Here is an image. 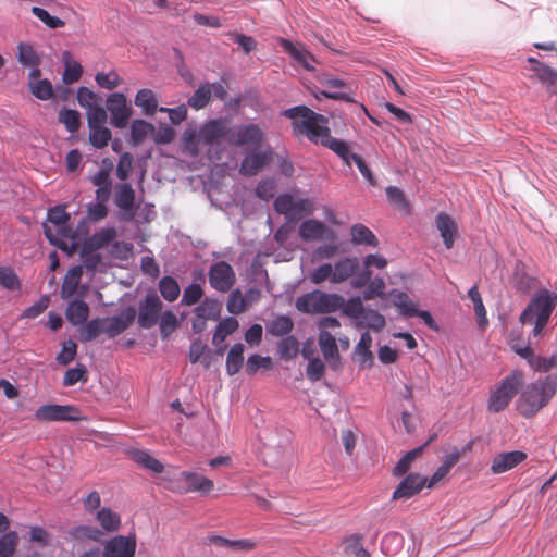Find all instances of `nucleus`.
I'll use <instances>...</instances> for the list:
<instances>
[{
  "instance_id": "8",
  "label": "nucleus",
  "mask_w": 557,
  "mask_h": 557,
  "mask_svg": "<svg viewBox=\"0 0 557 557\" xmlns=\"http://www.w3.org/2000/svg\"><path fill=\"white\" fill-rule=\"evenodd\" d=\"M106 107L110 113V124L115 128H125L133 114L132 106L122 92H112L107 97Z\"/></svg>"
},
{
  "instance_id": "11",
  "label": "nucleus",
  "mask_w": 557,
  "mask_h": 557,
  "mask_svg": "<svg viewBox=\"0 0 557 557\" xmlns=\"http://www.w3.org/2000/svg\"><path fill=\"white\" fill-rule=\"evenodd\" d=\"M208 280L213 289L226 293L234 286L236 274L231 264L225 261H216L209 268Z\"/></svg>"
},
{
  "instance_id": "37",
  "label": "nucleus",
  "mask_w": 557,
  "mask_h": 557,
  "mask_svg": "<svg viewBox=\"0 0 557 557\" xmlns=\"http://www.w3.org/2000/svg\"><path fill=\"white\" fill-rule=\"evenodd\" d=\"M351 242L356 245L377 246V239L373 232L363 224L351 226Z\"/></svg>"
},
{
  "instance_id": "49",
  "label": "nucleus",
  "mask_w": 557,
  "mask_h": 557,
  "mask_svg": "<svg viewBox=\"0 0 557 557\" xmlns=\"http://www.w3.org/2000/svg\"><path fill=\"white\" fill-rule=\"evenodd\" d=\"M158 322L162 338L169 337L178 326L177 317L171 310L161 312Z\"/></svg>"
},
{
  "instance_id": "3",
  "label": "nucleus",
  "mask_w": 557,
  "mask_h": 557,
  "mask_svg": "<svg viewBox=\"0 0 557 557\" xmlns=\"http://www.w3.org/2000/svg\"><path fill=\"white\" fill-rule=\"evenodd\" d=\"M557 306V294L547 289L536 293L519 317L522 324L534 321L533 335L539 336L546 326L554 309Z\"/></svg>"
},
{
  "instance_id": "39",
  "label": "nucleus",
  "mask_w": 557,
  "mask_h": 557,
  "mask_svg": "<svg viewBox=\"0 0 557 557\" xmlns=\"http://www.w3.org/2000/svg\"><path fill=\"white\" fill-rule=\"evenodd\" d=\"M428 443L407 451L396 463L393 474L396 476L404 475L411 467L414 459L422 455Z\"/></svg>"
},
{
  "instance_id": "21",
  "label": "nucleus",
  "mask_w": 557,
  "mask_h": 557,
  "mask_svg": "<svg viewBox=\"0 0 557 557\" xmlns=\"http://www.w3.org/2000/svg\"><path fill=\"white\" fill-rule=\"evenodd\" d=\"M269 154L260 148L250 149L240 163V173L247 176L256 175L268 162Z\"/></svg>"
},
{
  "instance_id": "61",
  "label": "nucleus",
  "mask_w": 557,
  "mask_h": 557,
  "mask_svg": "<svg viewBox=\"0 0 557 557\" xmlns=\"http://www.w3.org/2000/svg\"><path fill=\"white\" fill-rule=\"evenodd\" d=\"M32 13L38 17L42 23H45L48 27L50 28H60L64 25V22L57 17V16H52L50 15L45 9L42 8H39V7H33L32 8Z\"/></svg>"
},
{
  "instance_id": "46",
  "label": "nucleus",
  "mask_w": 557,
  "mask_h": 557,
  "mask_svg": "<svg viewBox=\"0 0 557 557\" xmlns=\"http://www.w3.org/2000/svg\"><path fill=\"white\" fill-rule=\"evenodd\" d=\"M30 94L39 100H49L53 97V86L48 78L28 84Z\"/></svg>"
},
{
  "instance_id": "43",
  "label": "nucleus",
  "mask_w": 557,
  "mask_h": 557,
  "mask_svg": "<svg viewBox=\"0 0 557 557\" xmlns=\"http://www.w3.org/2000/svg\"><path fill=\"white\" fill-rule=\"evenodd\" d=\"M97 520L100 525L108 532L116 531L121 524L120 516L110 508H101L97 512Z\"/></svg>"
},
{
  "instance_id": "47",
  "label": "nucleus",
  "mask_w": 557,
  "mask_h": 557,
  "mask_svg": "<svg viewBox=\"0 0 557 557\" xmlns=\"http://www.w3.org/2000/svg\"><path fill=\"white\" fill-rule=\"evenodd\" d=\"M372 345V336L369 332H363L360 336L358 344L355 347L356 355L359 356L360 363L364 364L372 361L373 355L370 350Z\"/></svg>"
},
{
  "instance_id": "42",
  "label": "nucleus",
  "mask_w": 557,
  "mask_h": 557,
  "mask_svg": "<svg viewBox=\"0 0 557 557\" xmlns=\"http://www.w3.org/2000/svg\"><path fill=\"white\" fill-rule=\"evenodd\" d=\"M294 323L289 317L280 315L267 324V331L273 336L287 335L293 330Z\"/></svg>"
},
{
  "instance_id": "20",
  "label": "nucleus",
  "mask_w": 557,
  "mask_h": 557,
  "mask_svg": "<svg viewBox=\"0 0 557 557\" xmlns=\"http://www.w3.org/2000/svg\"><path fill=\"white\" fill-rule=\"evenodd\" d=\"M178 480L186 483L185 492H200L202 494H209L213 487V481L191 471H181Z\"/></svg>"
},
{
  "instance_id": "18",
  "label": "nucleus",
  "mask_w": 557,
  "mask_h": 557,
  "mask_svg": "<svg viewBox=\"0 0 557 557\" xmlns=\"http://www.w3.org/2000/svg\"><path fill=\"white\" fill-rule=\"evenodd\" d=\"M528 62L533 64L531 70L536 75L539 81L545 86L549 95L557 94V72L555 69L545 63L539 62L535 58H528Z\"/></svg>"
},
{
  "instance_id": "62",
  "label": "nucleus",
  "mask_w": 557,
  "mask_h": 557,
  "mask_svg": "<svg viewBox=\"0 0 557 557\" xmlns=\"http://www.w3.org/2000/svg\"><path fill=\"white\" fill-rule=\"evenodd\" d=\"M101 333H106L104 329V320L102 319H94L89 321L84 330L83 339L91 341L99 336Z\"/></svg>"
},
{
  "instance_id": "58",
  "label": "nucleus",
  "mask_w": 557,
  "mask_h": 557,
  "mask_svg": "<svg viewBox=\"0 0 557 557\" xmlns=\"http://www.w3.org/2000/svg\"><path fill=\"white\" fill-rule=\"evenodd\" d=\"M202 295L203 290L201 286L197 283H191L184 289L181 304L193 306L201 299Z\"/></svg>"
},
{
  "instance_id": "22",
  "label": "nucleus",
  "mask_w": 557,
  "mask_h": 557,
  "mask_svg": "<svg viewBox=\"0 0 557 557\" xmlns=\"http://www.w3.org/2000/svg\"><path fill=\"white\" fill-rule=\"evenodd\" d=\"M115 237L116 231L114 227L101 228L85 239L82 251L96 252L108 246Z\"/></svg>"
},
{
  "instance_id": "31",
  "label": "nucleus",
  "mask_w": 557,
  "mask_h": 557,
  "mask_svg": "<svg viewBox=\"0 0 557 557\" xmlns=\"http://www.w3.org/2000/svg\"><path fill=\"white\" fill-rule=\"evenodd\" d=\"M131 458L134 462H136L144 469L151 471L152 473L159 474L162 473L164 470L163 465L158 459L152 457L147 450H132Z\"/></svg>"
},
{
  "instance_id": "25",
  "label": "nucleus",
  "mask_w": 557,
  "mask_h": 557,
  "mask_svg": "<svg viewBox=\"0 0 557 557\" xmlns=\"http://www.w3.org/2000/svg\"><path fill=\"white\" fill-rule=\"evenodd\" d=\"M114 203L125 212L132 213L135 206V191L129 183H120L115 186Z\"/></svg>"
},
{
  "instance_id": "19",
  "label": "nucleus",
  "mask_w": 557,
  "mask_h": 557,
  "mask_svg": "<svg viewBox=\"0 0 557 557\" xmlns=\"http://www.w3.org/2000/svg\"><path fill=\"white\" fill-rule=\"evenodd\" d=\"M299 235L307 242L334 237L333 231L315 219L305 220L299 226Z\"/></svg>"
},
{
  "instance_id": "32",
  "label": "nucleus",
  "mask_w": 557,
  "mask_h": 557,
  "mask_svg": "<svg viewBox=\"0 0 557 557\" xmlns=\"http://www.w3.org/2000/svg\"><path fill=\"white\" fill-rule=\"evenodd\" d=\"M245 346L242 343L234 344L226 356V373L235 375L239 372L244 363Z\"/></svg>"
},
{
  "instance_id": "52",
  "label": "nucleus",
  "mask_w": 557,
  "mask_h": 557,
  "mask_svg": "<svg viewBox=\"0 0 557 557\" xmlns=\"http://www.w3.org/2000/svg\"><path fill=\"white\" fill-rule=\"evenodd\" d=\"M385 281L383 277L376 276L374 278H371L369 284L367 285V288L362 293V298L364 300H372L376 297L384 296L385 290Z\"/></svg>"
},
{
  "instance_id": "40",
  "label": "nucleus",
  "mask_w": 557,
  "mask_h": 557,
  "mask_svg": "<svg viewBox=\"0 0 557 557\" xmlns=\"http://www.w3.org/2000/svg\"><path fill=\"white\" fill-rule=\"evenodd\" d=\"M404 546V536L398 532H388L381 542V549L387 556L397 555Z\"/></svg>"
},
{
  "instance_id": "29",
  "label": "nucleus",
  "mask_w": 557,
  "mask_h": 557,
  "mask_svg": "<svg viewBox=\"0 0 557 557\" xmlns=\"http://www.w3.org/2000/svg\"><path fill=\"white\" fill-rule=\"evenodd\" d=\"M134 103L140 108L143 113L147 116H153L158 109V99L156 94L148 88L137 91Z\"/></svg>"
},
{
  "instance_id": "15",
  "label": "nucleus",
  "mask_w": 557,
  "mask_h": 557,
  "mask_svg": "<svg viewBox=\"0 0 557 557\" xmlns=\"http://www.w3.org/2000/svg\"><path fill=\"white\" fill-rule=\"evenodd\" d=\"M428 479L419 473H409L396 487L393 499H408L418 494L426 484Z\"/></svg>"
},
{
  "instance_id": "4",
  "label": "nucleus",
  "mask_w": 557,
  "mask_h": 557,
  "mask_svg": "<svg viewBox=\"0 0 557 557\" xmlns=\"http://www.w3.org/2000/svg\"><path fill=\"white\" fill-rule=\"evenodd\" d=\"M523 372L513 370L491 392L487 410L493 413L505 410L523 384Z\"/></svg>"
},
{
  "instance_id": "60",
  "label": "nucleus",
  "mask_w": 557,
  "mask_h": 557,
  "mask_svg": "<svg viewBox=\"0 0 557 557\" xmlns=\"http://www.w3.org/2000/svg\"><path fill=\"white\" fill-rule=\"evenodd\" d=\"M277 349L282 358L290 359L298 352V342L293 336H287L280 342Z\"/></svg>"
},
{
  "instance_id": "44",
  "label": "nucleus",
  "mask_w": 557,
  "mask_h": 557,
  "mask_svg": "<svg viewBox=\"0 0 557 557\" xmlns=\"http://www.w3.org/2000/svg\"><path fill=\"white\" fill-rule=\"evenodd\" d=\"M210 98V84H202L195 90L193 96L188 99V106H190L195 110H200L209 103Z\"/></svg>"
},
{
  "instance_id": "35",
  "label": "nucleus",
  "mask_w": 557,
  "mask_h": 557,
  "mask_svg": "<svg viewBox=\"0 0 557 557\" xmlns=\"http://www.w3.org/2000/svg\"><path fill=\"white\" fill-rule=\"evenodd\" d=\"M385 318L376 310L364 309L360 319L357 321V327H368L380 332L385 326Z\"/></svg>"
},
{
  "instance_id": "54",
  "label": "nucleus",
  "mask_w": 557,
  "mask_h": 557,
  "mask_svg": "<svg viewBox=\"0 0 557 557\" xmlns=\"http://www.w3.org/2000/svg\"><path fill=\"white\" fill-rule=\"evenodd\" d=\"M81 277V269L73 268L66 274L62 285V296L70 297L75 294Z\"/></svg>"
},
{
  "instance_id": "27",
  "label": "nucleus",
  "mask_w": 557,
  "mask_h": 557,
  "mask_svg": "<svg viewBox=\"0 0 557 557\" xmlns=\"http://www.w3.org/2000/svg\"><path fill=\"white\" fill-rule=\"evenodd\" d=\"M48 221L57 227V233L61 237H71V228L67 226L70 215L65 212V209L61 206L49 209Z\"/></svg>"
},
{
  "instance_id": "34",
  "label": "nucleus",
  "mask_w": 557,
  "mask_h": 557,
  "mask_svg": "<svg viewBox=\"0 0 557 557\" xmlns=\"http://www.w3.org/2000/svg\"><path fill=\"white\" fill-rule=\"evenodd\" d=\"M393 304L398 308L399 313L407 318L416 317L419 313L417 304L404 292L393 290Z\"/></svg>"
},
{
  "instance_id": "64",
  "label": "nucleus",
  "mask_w": 557,
  "mask_h": 557,
  "mask_svg": "<svg viewBox=\"0 0 557 557\" xmlns=\"http://www.w3.org/2000/svg\"><path fill=\"white\" fill-rule=\"evenodd\" d=\"M324 370L325 366L323 361L319 358H313L308 362L306 374L310 381L317 382L322 379Z\"/></svg>"
},
{
  "instance_id": "6",
  "label": "nucleus",
  "mask_w": 557,
  "mask_h": 557,
  "mask_svg": "<svg viewBox=\"0 0 557 557\" xmlns=\"http://www.w3.org/2000/svg\"><path fill=\"white\" fill-rule=\"evenodd\" d=\"M277 213L286 215L289 220H300L313 212V203L307 198H295L290 194H281L274 200Z\"/></svg>"
},
{
  "instance_id": "30",
  "label": "nucleus",
  "mask_w": 557,
  "mask_h": 557,
  "mask_svg": "<svg viewBox=\"0 0 557 557\" xmlns=\"http://www.w3.org/2000/svg\"><path fill=\"white\" fill-rule=\"evenodd\" d=\"M65 314L70 323L81 325L88 319L89 307L85 301L76 299L67 305Z\"/></svg>"
},
{
  "instance_id": "1",
  "label": "nucleus",
  "mask_w": 557,
  "mask_h": 557,
  "mask_svg": "<svg viewBox=\"0 0 557 557\" xmlns=\"http://www.w3.org/2000/svg\"><path fill=\"white\" fill-rule=\"evenodd\" d=\"M283 115L293 120L295 134H305L310 141L330 148L347 165H350L355 153L349 150L345 141L331 136L327 120L322 114L315 113L306 106H296L285 110Z\"/></svg>"
},
{
  "instance_id": "28",
  "label": "nucleus",
  "mask_w": 557,
  "mask_h": 557,
  "mask_svg": "<svg viewBox=\"0 0 557 557\" xmlns=\"http://www.w3.org/2000/svg\"><path fill=\"white\" fill-rule=\"evenodd\" d=\"M359 268L357 258H346L335 263L333 274L331 276L332 283H342L349 278Z\"/></svg>"
},
{
  "instance_id": "17",
  "label": "nucleus",
  "mask_w": 557,
  "mask_h": 557,
  "mask_svg": "<svg viewBox=\"0 0 557 557\" xmlns=\"http://www.w3.org/2000/svg\"><path fill=\"white\" fill-rule=\"evenodd\" d=\"M136 549L135 537L117 535L104 545L106 557H134Z\"/></svg>"
},
{
  "instance_id": "50",
  "label": "nucleus",
  "mask_w": 557,
  "mask_h": 557,
  "mask_svg": "<svg viewBox=\"0 0 557 557\" xmlns=\"http://www.w3.org/2000/svg\"><path fill=\"white\" fill-rule=\"evenodd\" d=\"M108 119L107 107L103 108L99 102L87 109V123L89 128L103 125Z\"/></svg>"
},
{
  "instance_id": "48",
  "label": "nucleus",
  "mask_w": 557,
  "mask_h": 557,
  "mask_svg": "<svg viewBox=\"0 0 557 557\" xmlns=\"http://www.w3.org/2000/svg\"><path fill=\"white\" fill-rule=\"evenodd\" d=\"M59 121L64 124L70 133H76L81 126V116L78 111L72 109H61L59 112Z\"/></svg>"
},
{
  "instance_id": "41",
  "label": "nucleus",
  "mask_w": 557,
  "mask_h": 557,
  "mask_svg": "<svg viewBox=\"0 0 557 557\" xmlns=\"http://www.w3.org/2000/svg\"><path fill=\"white\" fill-rule=\"evenodd\" d=\"M159 290L161 296L169 302L175 301L181 293L180 285L177 281L172 276H163L159 281Z\"/></svg>"
},
{
  "instance_id": "57",
  "label": "nucleus",
  "mask_w": 557,
  "mask_h": 557,
  "mask_svg": "<svg viewBox=\"0 0 557 557\" xmlns=\"http://www.w3.org/2000/svg\"><path fill=\"white\" fill-rule=\"evenodd\" d=\"M96 83L104 89L112 90L121 84V78L115 71L109 73L99 72L95 76Z\"/></svg>"
},
{
  "instance_id": "56",
  "label": "nucleus",
  "mask_w": 557,
  "mask_h": 557,
  "mask_svg": "<svg viewBox=\"0 0 557 557\" xmlns=\"http://www.w3.org/2000/svg\"><path fill=\"white\" fill-rule=\"evenodd\" d=\"M17 544V534L10 531L0 537V557H11Z\"/></svg>"
},
{
  "instance_id": "12",
  "label": "nucleus",
  "mask_w": 557,
  "mask_h": 557,
  "mask_svg": "<svg viewBox=\"0 0 557 557\" xmlns=\"http://www.w3.org/2000/svg\"><path fill=\"white\" fill-rule=\"evenodd\" d=\"M231 126L227 121L222 119L210 120L205 123L198 134V141L205 145L219 144L225 139L230 144Z\"/></svg>"
},
{
  "instance_id": "33",
  "label": "nucleus",
  "mask_w": 557,
  "mask_h": 557,
  "mask_svg": "<svg viewBox=\"0 0 557 557\" xmlns=\"http://www.w3.org/2000/svg\"><path fill=\"white\" fill-rule=\"evenodd\" d=\"M154 133V126L145 120L136 119L131 123V141L134 145L141 144L148 136Z\"/></svg>"
},
{
  "instance_id": "38",
  "label": "nucleus",
  "mask_w": 557,
  "mask_h": 557,
  "mask_svg": "<svg viewBox=\"0 0 557 557\" xmlns=\"http://www.w3.org/2000/svg\"><path fill=\"white\" fill-rule=\"evenodd\" d=\"M16 50V59L23 66L40 65L41 59L32 45L20 42Z\"/></svg>"
},
{
  "instance_id": "26",
  "label": "nucleus",
  "mask_w": 557,
  "mask_h": 557,
  "mask_svg": "<svg viewBox=\"0 0 557 557\" xmlns=\"http://www.w3.org/2000/svg\"><path fill=\"white\" fill-rule=\"evenodd\" d=\"M61 61L64 65V72L62 75L63 83L70 85L79 81L83 74V67L78 62L73 60L72 53L67 50L63 51L61 54Z\"/></svg>"
},
{
  "instance_id": "51",
  "label": "nucleus",
  "mask_w": 557,
  "mask_h": 557,
  "mask_svg": "<svg viewBox=\"0 0 557 557\" xmlns=\"http://www.w3.org/2000/svg\"><path fill=\"white\" fill-rule=\"evenodd\" d=\"M220 312V305L216 300L206 298L195 308V314L203 319H215Z\"/></svg>"
},
{
  "instance_id": "7",
  "label": "nucleus",
  "mask_w": 557,
  "mask_h": 557,
  "mask_svg": "<svg viewBox=\"0 0 557 557\" xmlns=\"http://www.w3.org/2000/svg\"><path fill=\"white\" fill-rule=\"evenodd\" d=\"M264 131L255 123L231 126L230 145L235 147L261 148L264 140Z\"/></svg>"
},
{
  "instance_id": "59",
  "label": "nucleus",
  "mask_w": 557,
  "mask_h": 557,
  "mask_svg": "<svg viewBox=\"0 0 557 557\" xmlns=\"http://www.w3.org/2000/svg\"><path fill=\"white\" fill-rule=\"evenodd\" d=\"M0 285L9 290L20 287V280L15 272L9 267L0 268Z\"/></svg>"
},
{
  "instance_id": "9",
  "label": "nucleus",
  "mask_w": 557,
  "mask_h": 557,
  "mask_svg": "<svg viewBox=\"0 0 557 557\" xmlns=\"http://www.w3.org/2000/svg\"><path fill=\"white\" fill-rule=\"evenodd\" d=\"M163 304L156 292L148 293L138 302L137 323L141 329L149 330L154 326L162 312Z\"/></svg>"
},
{
  "instance_id": "55",
  "label": "nucleus",
  "mask_w": 557,
  "mask_h": 557,
  "mask_svg": "<svg viewBox=\"0 0 557 557\" xmlns=\"http://www.w3.org/2000/svg\"><path fill=\"white\" fill-rule=\"evenodd\" d=\"M226 308L232 314H239L246 310L247 304L239 289L231 292L226 302Z\"/></svg>"
},
{
  "instance_id": "45",
  "label": "nucleus",
  "mask_w": 557,
  "mask_h": 557,
  "mask_svg": "<svg viewBox=\"0 0 557 557\" xmlns=\"http://www.w3.org/2000/svg\"><path fill=\"white\" fill-rule=\"evenodd\" d=\"M111 131L103 125L89 128V141L97 149L104 148L111 140Z\"/></svg>"
},
{
  "instance_id": "14",
  "label": "nucleus",
  "mask_w": 557,
  "mask_h": 557,
  "mask_svg": "<svg viewBox=\"0 0 557 557\" xmlns=\"http://www.w3.org/2000/svg\"><path fill=\"white\" fill-rule=\"evenodd\" d=\"M136 318V310L128 307L120 314L113 315L104 320L106 334L109 337H115L126 331Z\"/></svg>"
},
{
  "instance_id": "24",
  "label": "nucleus",
  "mask_w": 557,
  "mask_h": 557,
  "mask_svg": "<svg viewBox=\"0 0 557 557\" xmlns=\"http://www.w3.org/2000/svg\"><path fill=\"white\" fill-rule=\"evenodd\" d=\"M318 342L320 350L325 360L332 367H335V363L339 361V354L335 336L332 335L329 331L321 330L319 333Z\"/></svg>"
},
{
  "instance_id": "13",
  "label": "nucleus",
  "mask_w": 557,
  "mask_h": 557,
  "mask_svg": "<svg viewBox=\"0 0 557 557\" xmlns=\"http://www.w3.org/2000/svg\"><path fill=\"white\" fill-rule=\"evenodd\" d=\"M278 44L284 52L289 54L297 64L301 65L309 72L315 71L314 64L317 63V60L304 46H296L286 38H281Z\"/></svg>"
},
{
  "instance_id": "23",
  "label": "nucleus",
  "mask_w": 557,
  "mask_h": 557,
  "mask_svg": "<svg viewBox=\"0 0 557 557\" xmlns=\"http://www.w3.org/2000/svg\"><path fill=\"white\" fill-rule=\"evenodd\" d=\"M435 224L446 249H451L457 234L456 222L447 213L441 212L435 218Z\"/></svg>"
},
{
  "instance_id": "63",
  "label": "nucleus",
  "mask_w": 557,
  "mask_h": 557,
  "mask_svg": "<svg viewBox=\"0 0 557 557\" xmlns=\"http://www.w3.org/2000/svg\"><path fill=\"white\" fill-rule=\"evenodd\" d=\"M133 166V156L129 152H124L120 156L117 166H116V176L121 181H125L132 171Z\"/></svg>"
},
{
  "instance_id": "2",
  "label": "nucleus",
  "mask_w": 557,
  "mask_h": 557,
  "mask_svg": "<svg viewBox=\"0 0 557 557\" xmlns=\"http://www.w3.org/2000/svg\"><path fill=\"white\" fill-rule=\"evenodd\" d=\"M557 392V374H548L528 384L518 399L519 412L531 418L545 407Z\"/></svg>"
},
{
  "instance_id": "36",
  "label": "nucleus",
  "mask_w": 557,
  "mask_h": 557,
  "mask_svg": "<svg viewBox=\"0 0 557 557\" xmlns=\"http://www.w3.org/2000/svg\"><path fill=\"white\" fill-rule=\"evenodd\" d=\"M239 326L237 319L233 317H227L219 322L216 325L215 332L212 337V344L214 346H219L223 344L225 338L233 334Z\"/></svg>"
},
{
  "instance_id": "53",
  "label": "nucleus",
  "mask_w": 557,
  "mask_h": 557,
  "mask_svg": "<svg viewBox=\"0 0 557 557\" xmlns=\"http://www.w3.org/2000/svg\"><path fill=\"white\" fill-rule=\"evenodd\" d=\"M341 309L345 315L354 319L357 322L366 308L363 307L360 297H352L348 299L346 302L344 301V305L342 306Z\"/></svg>"
},
{
  "instance_id": "10",
  "label": "nucleus",
  "mask_w": 557,
  "mask_h": 557,
  "mask_svg": "<svg viewBox=\"0 0 557 557\" xmlns=\"http://www.w3.org/2000/svg\"><path fill=\"white\" fill-rule=\"evenodd\" d=\"M38 421H79L83 419L81 410L72 405H42L34 413Z\"/></svg>"
},
{
  "instance_id": "5",
  "label": "nucleus",
  "mask_w": 557,
  "mask_h": 557,
  "mask_svg": "<svg viewBox=\"0 0 557 557\" xmlns=\"http://www.w3.org/2000/svg\"><path fill=\"white\" fill-rule=\"evenodd\" d=\"M344 298L337 294L313 290L297 298L296 308L304 313H331L339 310Z\"/></svg>"
},
{
  "instance_id": "16",
  "label": "nucleus",
  "mask_w": 557,
  "mask_h": 557,
  "mask_svg": "<svg viewBox=\"0 0 557 557\" xmlns=\"http://www.w3.org/2000/svg\"><path fill=\"white\" fill-rule=\"evenodd\" d=\"M527 459V454L521 450H513L497 454L491 463V471L494 474L505 473Z\"/></svg>"
}]
</instances>
